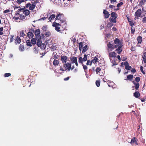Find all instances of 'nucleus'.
<instances>
[{"instance_id":"1","label":"nucleus","mask_w":146,"mask_h":146,"mask_svg":"<svg viewBox=\"0 0 146 146\" xmlns=\"http://www.w3.org/2000/svg\"><path fill=\"white\" fill-rule=\"evenodd\" d=\"M60 16L61 15L60 13L58 14L56 16V20H60L61 22V23L60 24L61 25H63L62 24L64 23V26L65 27H66V22L65 21V20L64 19H62L60 17Z\"/></svg>"},{"instance_id":"2","label":"nucleus","mask_w":146,"mask_h":146,"mask_svg":"<svg viewBox=\"0 0 146 146\" xmlns=\"http://www.w3.org/2000/svg\"><path fill=\"white\" fill-rule=\"evenodd\" d=\"M63 67L66 70L70 71L71 70V64L70 63L67 62L63 64Z\"/></svg>"},{"instance_id":"3","label":"nucleus","mask_w":146,"mask_h":146,"mask_svg":"<svg viewBox=\"0 0 146 146\" xmlns=\"http://www.w3.org/2000/svg\"><path fill=\"white\" fill-rule=\"evenodd\" d=\"M141 11L140 9H138L135 13L134 19L136 20L137 19H138L141 14Z\"/></svg>"},{"instance_id":"4","label":"nucleus","mask_w":146,"mask_h":146,"mask_svg":"<svg viewBox=\"0 0 146 146\" xmlns=\"http://www.w3.org/2000/svg\"><path fill=\"white\" fill-rule=\"evenodd\" d=\"M61 60L62 63L64 64L66 63L67 59L68 57L65 55H62L61 56Z\"/></svg>"},{"instance_id":"5","label":"nucleus","mask_w":146,"mask_h":146,"mask_svg":"<svg viewBox=\"0 0 146 146\" xmlns=\"http://www.w3.org/2000/svg\"><path fill=\"white\" fill-rule=\"evenodd\" d=\"M103 13L104 15L105 16L104 18L105 19L108 18L110 15V14L109 12L105 9L104 10Z\"/></svg>"},{"instance_id":"6","label":"nucleus","mask_w":146,"mask_h":146,"mask_svg":"<svg viewBox=\"0 0 146 146\" xmlns=\"http://www.w3.org/2000/svg\"><path fill=\"white\" fill-rule=\"evenodd\" d=\"M109 56L110 57V60L111 62H112L111 60L112 59L111 58L116 57V54L114 52H111L109 53Z\"/></svg>"},{"instance_id":"7","label":"nucleus","mask_w":146,"mask_h":146,"mask_svg":"<svg viewBox=\"0 0 146 146\" xmlns=\"http://www.w3.org/2000/svg\"><path fill=\"white\" fill-rule=\"evenodd\" d=\"M123 46L122 45H119V46L115 50V51H117L118 54H120L122 51V49L121 48Z\"/></svg>"},{"instance_id":"8","label":"nucleus","mask_w":146,"mask_h":146,"mask_svg":"<svg viewBox=\"0 0 146 146\" xmlns=\"http://www.w3.org/2000/svg\"><path fill=\"white\" fill-rule=\"evenodd\" d=\"M52 56L54 58H51L50 59V61H51V60L54 59H57L58 58V56L57 55L56 52H53V53Z\"/></svg>"},{"instance_id":"9","label":"nucleus","mask_w":146,"mask_h":146,"mask_svg":"<svg viewBox=\"0 0 146 146\" xmlns=\"http://www.w3.org/2000/svg\"><path fill=\"white\" fill-rule=\"evenodd\" d=\"M70 60L72 63H74L76 62H77L76 57H71Z\"/></svg>"},{"instance_id":"10","label":"nucleus","mask_w":146,"mask_h":146,"mask_svg":"<svg viewBox=\"0 0 146 146\" xmlns=\"http://www.w3.org/2000/svg\"><path fill=\"white\" fill-rule=\"evenodd\" d=\"M108 47L111 50L114 48V46L111 43V42H109V43L108 44Z\"/></svg>"},{"instance_id":"11","label":"nucleus","mask_w":146,"mask_h":146,"mask_svg":"<svg viewBox=\"0 0 146 146\" xmlns=\"http://www.w3.org/2000/svg\"><path fill=\"white\" fill-rule=\"evenodd\" d=\"M34 35L31 32H28L27 33V36L30 38H31L33 37Z\"/></svg>"},{"instance_id":"12","label":"nucleus","mask_w":146,"mask_h":146,"mask_svg":"<svg viewBox=\"0 0 146 146\" xmlns=\"http://www.w3.org/2000/svg\"><path fill=\"white\" fill-rule=\"evenodd\" d=\"M98 58L97 57H94V59H93V60H91V63L90 64V65L91 66V65L92 63H96V62H98Z\"/></svg>"},{"instance_id":"13","label":"nucleus","mask_w":146,"mask_h":146,"mask_svg":"<svg viewBox=\"0 0 146 146\" xmlns=\"http://www.w3.org/2000/svg\"><path fill=\"white\" fill-rule=\"evenodd\" d=\"M144 62L146 63V52H144L142 56Z\"/></svg>"},{"instance_id":"14","label":"nucleus","mask_w":146,"mask_h":146,"mask_svg":"<svg viewBox=\"0 0 146 146\" xmlns=\"http://www.w3.org/2000/svg\"><path fill=\"white\" fill-rule=\"evenodd\" d=\"M23 12L26 16L28 15L30 13L28 9L24 10L23 11Z\"/></svg>"},{"instance_id":"15","label":"nucleus","mask_w":146,"mask_h":146,"mask_svg":"<svg viewBox=\"0 0 146 146\" xmlns=\"http://www.w3.org/2000/svg\"><path fill=\"white\" fill-rule=\"evenodd\" d=\"M114 42L115 44H118L120 45H122L121 44V42L117 38H116Z\"/></svg>"},{"instance_id":"16","label":"nucleus","mask_w":146,"mask_h":146,"mask_svg":"<svg viewBox=\"0 0 146 146\" xmlns=\"http://www.w3.org/2000/svg\"><path fill=\"white\" fill-rule=\"evenodd\" d=\"M133 75H129L127 76V79H126V80H129L130 81H131L133 78Z\"/></svg>"},{"instance_id":"17","label":"nucleus","mask_w":146,"mask_h":146,"mask_svg":"<svg viewBox=\"0 0 146 146\" xmlns=\"http://www.w3.org/2000/svg\"><path fill=\"white\" fill-rule=\"evenodd\" d=\"M111 17L115 19H116L117 17V15L115 12H112L111 13Z\"/></svg>"},{"instance_id":"18","label":"nucleus","mask_w":146,"mask_h":146,"mask_svg":"<svg viewBox=\"0 0 146 146\" xmlns=\"http://www.w3.org/2000/svg\"><path fill=\"white\" fill-rule=\"evenodd\" d=\"M59 63V61L58 60L54 59L53 62V65L54 66H57Z\"/></svg>"},{"instance_id":"19","label":"nucleus","mask_w":146,"mask_h":146,"mask_svg":"<svg viewBox=\"0 0 146 146\" xmlns=\"http://www.w3.org/2000/svg\"><path fill=\"white\" fill-rule=\"evenodd\" d=\"M88 50V46L87 45H86L84 46L83 47V50L82 51V53H84Z\"/></svg>"},{"instance_id":"20","label":"nucleus","mask_w":146,"mask_h":146,"mask_svg":"<svg viewBox=\"0 0 146 146\" xmlns=\"http://www.w3.org/2000/svg\"><path fill=\"white\" fill-rule=\"evenodd\" d=\"M146 2V0H142L139 2V5L141 7Z\"/></svg>"},{"instance_id":"21","label":"nucleus","mask_w":146,"mask_h":146,"mask_svg":"<svg viewBox=\"0 0 146 146\" xmlns=\"http://www.w3.org/2000/svg\"><path fill=\"white\" fill-rule=\"evenodd\" d=\"M134 96L136 98H138L140 96V94L138 92H135L133 94Z\"/></svg>"},{"instance_id":"22","label":"nucleus","mask_w":146,"mask_h":146,"mask_svg":"<svg viewBox=\"0 0 146 146\" xmlns=\"http://www.w3.org/2000/svg\"><path fill=\"white\" fill-rule=\"evenodd\" d=\"M35 34V35H40V31L39 29H37L34 31Z\"/></svg>"},{"instance_id":"23","label":"nucleus","mask_w":146,"mask_h":146,"mask_svg":"<svg viewBox=\"0 0 146 146\" xmlns=\"http://www.w3.org/2000/svg\"><path fill=\"white\" fill-rule=\"evenodd\" d=\"M35 7V5L34 4H33L32 5L31 4L29 9L30 10H33L34 9Z\"/></svg>"},{"instance_id":"24","label":"nucleus","mask_w":146,"mask_h":146,"mask_svg":"<svg viewBox=\"0 0 146 146\" xmlns=\"http://www.w3.org/2000/svg\"><path fill=\"white\" fill-rule=\"evenodd\" d=\"M138 44L141 43L142 42V37L141 36H139L137 38Z\"/></svg>"},{"instance_id":"25","label":"nucleus","mask_w":146,"mask_h":146,"mask_svg":"<svg viewBox=\"0 0 146 146\" xmlns=\"http://www.w3.org/2000/svg\"><path fill=\"white\" fill-rule=\"evenodd\" d=\"M55 17V15L52 14V15L49 18V20L50 21L51 20L53 19Z\"/></svg>"},{"instance_id":"26","label":"nucleus","mask_w":146,"mask_h":146,"mask_svg":"<svg viewBox=\"0 0 146 146\" xmlns=\"http://www.w3.org/2000/svg\"><path fill=\"white\" fill-rule=\"evenodd\" d=\"M27 45L29 46H32V45L31 44L30 40H27L26 41Z\"/></svg>"},{"instance_id":"27","label":"nucleus","mask_w":146,"mask_h":146,"mask_svg":"<svg viewBox=\"0 0 146 146\" xmlns=\"http://www.w3.org/2000/svg\"><path fill=\"white\" fill-rule=\"evenodd\" d=\"M31 43L33 44H36V40L34 38H33L31 40Z\"/></svg>"},{"instance_id":"28","label":"nucleus","mask_w":146,"mask_h":146,"mask_svg":"<svg viewBox=\"0 0 146 146\" xmlns=\"http://www.w3.org/2000/svg\"><path fill=\"white\" fill-rule=\"evenodd\" d=\"M136 141L135 140V137H134L133 138L131 139L130 143L132 144L133 143L136 142Z\"/></svg>"},{"instance_id":"29","label":"nucleus","mask_w":146,"mask_h":146,"mask_svg":"<svg viewBox=\"0 0 146 146\" xmlns=\"http://www.w3.org/2000/svg\"><path fill=\"white\" fill-rule=\"evenodd\" d=\"M135 89L136 90H137L139 88V83H136V84H135Z\"/></svg>"},{"instance_id":"30","label":"nucleus","mask_w":146,"mask_h":146,"mask_svg":"<svg viewBox=\"0 0 146 146\" xmlns=\"http://www.w3.org/2000/svg\"><path fill=\"white\" fill-rule=\"evenodd\" d=\"M110 21L111 22L113 23H116V19H115V18H110Z\"/></svg>"},{"instance_id":"31","label":"nucleus","mask_w":146,"mask_h":146,"mask_svg":"<svg viewBox=\"0 0 146 146\" xmlns=\"http://www.w3.org/2000/svg\"><path fill=\"white\" fill-rule=\"evenodd\" d=\"M38 47H36L35 46L33 48V51L34 53L35 54H36L38 53V50H37Z\"/></svg>"},{"instance_id":"32","label":"nucleus","mask_w":146,"mask_h":146,"mask_svg":"<svg viewBox=\"0 0 146 146\" xmlns=\"http://www.w3.org/2000/svg\"><path fill=\"white\" fill-rule=\"evenodd\" d=\"M35 37L36 39L37 40H38L41 38L40 36L39 35H35Z\"/></svg>"},{"instance_id":"33","label":"nucleus","mask_w":146,"mask_h":146,"mask_svg":"<svg viewBox=\"0 0 146 146\" xmlns=\"http://www.w3.org/2000/svg\"><path fill=\"white\" fill-rule=\"evenodd\" d=\"M83 61V59L82 57H80L79 58L78 62L79 63L82 64V62Z\"/></svg>"},{"instance_id":"34","label":"nucleus","mask_w":146,"mask_h":146,"mask_svg":"<svg viewBox=\"0 0 146 146\" xmlns=\"http://www.w3.org/2000/svg\"><path fill=\"white\" fill-rule=\"evenodd\" d=\"M131 34H133L135 32V28L133 27H131Z\"/></svg>"},{"instance_id":"35","label":"nucleus","mask_w":146,"mask_h":146,"mask_svg":"<svg viewBox=\"0 0 146 146\" xmlns=\"http://www.w3.org/2000/svg\"><path fill=\"white\" fill-rule=\"evenodd\" d=\"M11 75V74L10 73H6L4 74V76L5 77H8Z\"/></svg>"},{"instance_id":"36","label":"nucleus","mask_w":146,"mask_h":146,"mask_svg":"<svg viewBox=\"0 0 146 146\" xmlns=\"http://www.w3.org/2000/svg\"><path fill=\"white\" fill-rule=\"evenodd\" d=\"M96 86L97 87H99L100 86V81H98V80L96 81Z\"/></svg>"},{"instance_id":"37","label":"nucleus","mask_w":146,"mask_h":146,"mask_svg":"<svg viewBox=\"0 0 146 146\" xmlns=\"http://www.w3.org/2000/svg\"><path fill=\"white\" fill-rule=\"evenodd\" d=\"M123 4V3L122 2H121L118 3L117 5V7H120Z\"/></svg>"},{"instance_id":"38","label":"nucleus","mask_w":146,"mask_h":146,"mask_svg":"<svg viewBox=\"0 0 146 146\" xmlns=\"http://www.w3.org/2000/svg\"><path fill=\"white\" fill-rule=\"evenodd\" d=\"M60 27H59L57 26L55 28V30L59 32H61L60 30Z\"/></svg>"},{"instance_id":"39","label":"nucleus","mask_w":146,"mask_h":146,"mask_svg":"<svg viewBox=\"0 0 146 146\" xmlns=\"http://www.w3.org/2000/svg\"><path fill=\"white\" fill-rule=\"evenodd\" d=\"M19 50L23 51L24 50V48L23 46H19Z\"/></svg>"},{"instance_id":"40","label":"nucleus","mask_w":146,"mask_h":146,"mask_svg":"<svg viewBox=\"0 0 146 146\" xmlns=\"http://www.w3.org/2000/svg\"><path fill=\"white\" fill-rule=\"evenodd\" d=\"M83 59L84 61H86L87 59V57L86 54H85L84 55V58Z\"/></svg>"},{"instance_id":"41","label":"nucleus","mask_w":146,"mask_h":146,"mask_svg":"<svg viewBox=\"0 0 146 146\" xmlns=\"http://www.w3.org/2000/svg\"><path fill=\"white\" fill-rule=\"evenodd\" d=\"M140 70L141 72L143 74H145V72L143 70V67L142 66H141Z\"/></svg>"},{"instance_id":"42","label":"nucleus","mask_w":146,"mask_h":146,"mask_svg":"<svg viewBox=\"0 0 146 146\" xmlns=\"http://www.w3.org/2000/svg\"><path fill=\"white\" fill-rule=\"evenodd\" d=\"M101 70V69L100 67H97L96 70V71L97 73L99 72Z\"/></svg>"},{"instance_id":"43","label":"nucleus","mask_w":146,"mask_h":146,"mask_svg":"<svg viewBox=\"0 0 146 146\" xmlns=\"http://www.w3.org/2000/svg\"><path fill=\"white\" fill-rule=\"evenodd\" d=\"M17 41L19 44L21 42V39L19 37H17Z\"/></svg>"},{"instance_id":"44","label":"nucleus","mask_w":146,"mask_h":146,"mask_svg":"<svg viewBox=\"0 0 146 146\" xmlns=\"http://www.w3.org/2000/svg\"><path fill=\"white\" fill-rule=\"evenodd\" d=\"M113 25V24L112 23H110L107 24V26L108 28L111 27Z\"/></svg>"},{"instance_id":"45","label":"nucleus","mask_w":146,"mask_h":146,"mask_svg":"<svg viewBox=\"0 0 146 146\" xmlns=\"http://www.w3.org/2000/svg\"><path fill=\"white\" fill-rule=\"evenodd\" d=\"M140 78L139 77H137L135 78V80L137 82H139L140 81Z\"/></svg>"},{"instance_id":"46","label":"nucleus","mask_w":146,"mask_h":146,"mask_svg":"<svg viewBox=\"0 0 146 146\" xmlns=\"http://www.w3.org/2000/svg\"><path fill=\"white\" fill-rule=\"evenodd\" d=\"M83 46V43L82 42H80L79 43V48H82Z\"/></svg>"},{"instance_id":"47","label":"nucleus","mask_w":146,"mask_h":146,"mask_svg":"<svg viewBox=\"0 0 146 146\" xmlns=\"http://www.w3.org/2000/svg\"><path fill=\"white\" fill-rule=\"evenodd\" d=\"M131 67L130 66H129L128 65L126 67H125V69L127 70H130L131 69Z\"/></svg>"},{"instance_id":"48","label":"nucleus","mask_w":146,"mask_h":146,"mask_svg":"<svg viewBox=\"0 0 146 146\" xmlns=\"http://www.w3.org/2000/svg\"><path fill=\"white\" fill-rule=\"evenodd\" d=\"M47 30L46 26H44L42 28V30L43 31H45Z\"/></svg>"},{"instance_id":"49","label":"nucleus","mask_w":146,"mask_h":146,"mask_svg":"<svg viewBox=\"0 0 146 146\" xmlns=\"http://www.w3.org/2000/svg\"><path fill=\"white\" fill-rule=\"evenodd\" d=\"M17 3L20 4L21 3L23 2V0H17Z\"/></svg>"},{"instance_id":"50","label":"nucleus","mask_w":146,"mask_h":146,"mask_svg":"<svg viewBox=\"0 0 146 146\" xmlns=\"http://www.w3.org/2000/svg\"><path fill=\"white\" fill-rule=\"evenodd\" d=\"M82 66H83V68L84 70H85V72H86V71L85 70L87 69V66H86L85 65H84V64H82Z\"/></svg>"},{"instance_id":"51","label":"nucleus","mask_w":146,"mask_h":146,"mask_svg":"<svg viewBox=\"0 0 146 146\" xmlns=\"http://www.w3.org/2000/svg\"><path fill=\"white\" fill-rule=\"evenodd\" d=\"M25 35L23 31H22L20 33V36L23 37Z\"/></svg>"},{"instance_id":"52","label":"nucleus","mask_w":146,"mask_h":146,"mask_svg":"<svg viewBox=\"0 0 146 146\" xmlns=\"http://www.w3.org/2000/svg\"><path fill=\"white\" fill-rule=\"evenodd\" d=\"M129 23L130 25L131 26V27H133L134 23H133V22L131 21H129Z\"/></svg>"},{"instance_id":"53","label":"nucleus","mask_w":146,"mask_h":146,"mask_svg":"<svg viewBox=\"0 0 146 146\" xmlns=\"http://www.w3.org/2000/svg\"><path fill=\"white\" fill-rule=\"evenodd\" d=\"M31 4L30 3H28L26 4V7L27 8H29L31 6Z\"/></svg>"},{"instance_id":"54","label":"nucleus","mask_w":146,"mask_h":146,"mask_svg":"<svg viewBox=\"0 0 146 146\" xmlns=\"http://www.w3.org/2000/svg\"><path fill=\"white\" fill-rule=\"evenodd\" d=\"M124 65L125 66V67H126L128 65H129V63L127 62H124Z\"/></svg>"},{"instance_id":"55","label":"nucleus","mask_w":146,"mask_h":146,"mask_svg":"<svg viewBox=\"0 0 146 146\" xmlns=\"http://www.w3.org/2000/svg\"><path fill=\"white\" fill-rule=\"evenodd\" d=\"M50 34V33L49 32H46L45 33V35L47 36H48Z\"/></svg>"},{"instance_id":"56","label":"nucleus","mask_w":146,"mask_h":146,"mask_svg":"<svg viewBox=\"0 0 146 146\" xmlns=\"http://www.w3.org/2000/svg\"><path fill=\"white\" fill-rule=\"evenodd\" d=\"M142 22L143 23H146V17H144L142 19Z\"/></svg>"},{"instance_id":"57","label":"nucleus","mask_w":146,"mask_h":146,"mask_svg":"<svg viewBox=\"0 0 146 146\" xmlns=\"http://www.w3.org/2000/svg\"><path fill=\"white\" fill-rule=\"evenodd\" d=\"M57 23H53L52 24V26L53 27H54L55 28L57 26Z\"/></svg>"},{"instance_id":"58","label":"nucleus","mask_w":146,"mask_h":146,"mask_svg":"<svg viewBox=\"0 0 146 146\" xmlns=\"http://www.w3.org/2000/svg\"><path fill=\"white\" fill-rule=\"evenodd\" d=\"M25 9V7H24V8H20L19 9H18V10L19 11H20V12L21 11H24V9Z\"/></svg>"},{"instance_id":"59","label":"nucleus","mask_w":146,"mask_h":146,"mask_svg":"<svg viewBox=\"0 0 146 146\" xmlns=\"http://www.w3.org/2000/svg\"><path fill=\"white\" fill-rule=\"evenodd\" d=\"M91 61L89 60H88L87 61V63H86V65H90V64L91 63Z\"/></svg>"},{"instance_id":"60","label":"nucleus","mask_w":146,"mask_h":146,"mask_svg":"<svg viewBox=\"0 0 146 146\" xmlns=\"http://www.w3.org/2000/svg\"><path fill=\"white\" fill-rule=\"evenodd\" d=\"M10 12V10L9 9H7L6 10H5L3 11L4 13H7Z\"/></svg>"},{"instance_id":"61","label":"nucleus","mask_w":146,"mask_h":146,"mask_svg":"<svg viewBox=\"0 0 146 146\" xmlns=\"http://www.w3.org/2000/svg\"><path fill=\"white\" fill-rule=\"evenodd\" d=\"M22 15V14H20V17L21 19H23L25 18V17L24 16H23Z\"/></svg>"},{"instance_id":"62","label":"nucleus","mask_w":146,"mask_h":146,"mask_svg":"<svg viewBox=\"0 0 146 146\" xmlns=\"http://www.w3.org/2000/svg\"><path fill=\"white\" fill-rule=\"evenodd\" d=\"M121 59L122 61H124L126 60L127 58L126 57H121Z\"/></svg>"},{"instance_id":"63","label":"nucleus","mask_w":146,"mask_h":146,"mask_svg":"<svg viewBox=\"0 0 146 146\" xmlns=\"http://www.w3.org/2000/svg\"><path fill=\"white\" fill-rule=\"evenodd\" d=\"M21 13H20V12H19V11L18 10V11H17L16 12V13L15 14V15H20L21 14Z\"/></svg>"},{"instance_id":"64","label":"nucleus","mask_w":146,"mask_h":146,"mask_svg":"<svg viewBox=\"0 0 146 146\" xmlns=\"http://www.w3.org/2000/svg\"><path fill=\"white\" fill-rule=\"evenodd\" d=\"M41 42L40 41H38L37 43V45L38 46H39L41 44Z\"/></svg>"}]
</instances>
